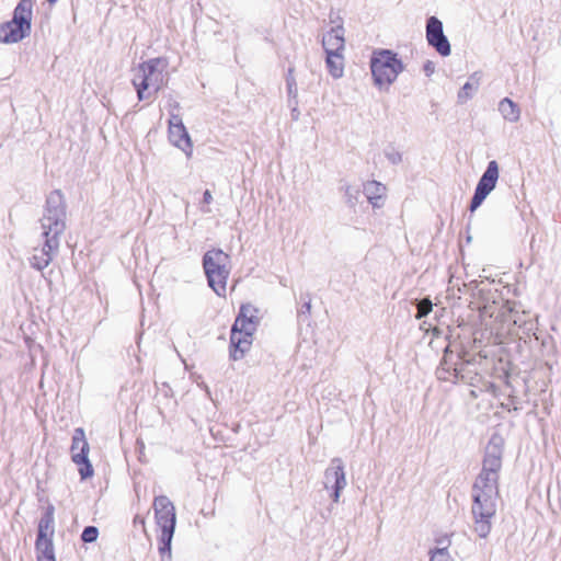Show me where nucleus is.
Returning a JSON list of instances; mask_svg holds the SVG:
<instances>
[{
	"label": "nucleus",
	"instance_id": "f257e3e1",
	"mask_svg": "<svg viewBox=\"0 0 561 561\" xmlns=\"http://www.w3.org/2000/svg\"><path fill=\"white\" fill-rule=\"evenodd\" d=\"M503 438L493 435L486 447L482 470L472 486L471 512L474 520V531L480 538H486L492 528V519L496 513L499 495V472L502 468Z\"/></svg>",
	"mask_w": 561,
	"mask_h": 561
},
{
	"label": "nucleus",
	"instance_id": "f03ea898",
	"mask_svg": "<svg viewBox=\"0 0 561 561\" xmlns=\"http://www.w3.org/2000/svg\"><path fill=\"white\" fill-rule=\"evenodd\" d=\"M67 206L65 197L59 190L49 193L46 198L44 213L41 218L42 237L44 244L33 249L28 259L30 265L43 271L53 261L60 245V237L66 230Z\"/></svg>",
	"mask_w": 561,
	"mask_h": 561
},
{
	"label": "nucleus",
	"instance_id": "7ed1b4c3",
	"mask_svg": "<svg viewBox=\"0 0 561 561\" xmlns=\"http://www.w3.org/2000/svg\"><path fill=\"white\" fill-rule=\"evenodd\" d=\"M167 67V59L157 57L144 61L133 69L131 83L139 101L154 98L163 88Z\"/></svg>",
	"mask_w": 561,
	"mask_h": 561
},
{
	"label": "nucleus",
	"instance_id": "20e7f679",
	"mask_svg": "<svg viewBox=\"0 0 561 561\" xmlns=\"http://www.w3.org/2000/svg\"><path fill=\"white\" fill-rule=\"evenodd\" d=\"M152 506L156 523L161 530L158 548L161 561H171V543L176 525L175 507L165 495L156 496Z\"/></svg>",
	"mask_w": 561,
	"mask_h": 561
},
{
	"label": "nucleus",
	"instance_id": "39448f33",
	"mask_svg": "<svg viewBox=\"0 0 561 561\" xmlns=\"http://www.w3.org/2000/svg\"><path fill=\"white\" fill-rule=\"evenodd\" d=\"M32 0H20L10 21L0 23V43L14 44L30 36L32 30Z\"/></svg>",
	"mask_w": 561,
	"mask_h": 561
},
{
	"label": "nucleus",
	"instance_id": "423d86ee",
	"mask_svg": "<svg viewBox=\"0 0 561 561\" xmlns=\"http://www.w3.org/2000/svg\"><path fill=\"white\" fill-rule=\"evenodd\" d=\"M230 256L221 249L208 250L203 255V268L209 287L220 297L226 296L230 274Z\"/></svg>",
	"mask_w": 561,
	"mask_h": 561
},
{
	"label": "nucleus",
	"instance_id": "0eeeda50",
	"mask_svg": "<svg viewBox=\"0 0 561 561\" xmlns=\"http://www.w3.org/2000/svg\"><path fill=\"white\" fill-rule=\"evenodd\" d=\"M370 70L374 83L382 88L390 87L404 70V65L398 54L390 49H376L370 57Z\"/></svg>",
	"mask_w": 561,
	"mask_h": 561
},
{
	"label": "nucleus",
	"instance_id": "6e6552de",
	"mask_svg": "<svg viewBox=\"0 0 561 561\" xmlns=\"http://www.w3.org/2000/svg\"><path fill=\"white\" fill-rule=\"evenodd\" d=\"M89 443L82 427H77L72 435L70 447L71 460L79 466V474L82 480L93 476V467L89 460Z\"/></svg>",
	"mask_w": 561,
	"mask_h": 561
},
{
	"label": "nucleus",
	"instance_id": "1a4fd4ad",
	"mask_svg": "<svg viewBox=\"0 0 561 561\" xmlns=\"http://www.w3.org/2000/svg\"><path fill=\"white\" fill-rule=\"evenodd\" d=\"M499 180V164L495 160L488 163L485 171L480 178L474 194L471 198L469 210L473 213L477 210L488 195L495 188Z\"/></svg>",
	"mask_w": 561,
	"mask_h": 561
},
{
	"label": "nucleus",
	"instance_id": "9d476101",
	"mask_svg": "<svg viewBox=\"0 0 561 561\" xmlns=\"http://www.w3.org/2000/svg\"><path fill=\"white\" fill-rule=\"evenodd\" d=\"M323 485L331 491V499L334 503L340 501L341 492L346 486L344 465L341 458H333L324 471Z\"/></svg>",
	"mask_w": 561,
	"mask_h": 561
},
{
	"label": "nucleus",
	"instance_id": "9b49d317",
	"mask_svg": "<svg viewBox=\"0 0 561 561\" xmlns=\"http://www.w3.org/2000/svg\"><path fill=\"white\" fill-rule=\"evenodd\" d=\"M425 36L427 44L442 57H448L451 54L450 43L444 34L443 22L438 18L430 16L426 20Z\"/></svg>",
	"mask_w": 561,
	"mask_h": 561
},
{
	"label": "nucleus",
	"instance_id": "f8f14e48",
	"mask_svg": "<svg viewBox=\"0 0 561 561\" xmlns=\"http://www.w3.org/2000/svg\"><path fill=\"white\" fill-rule=\"evenodd\" d=\"M257 312L259 310L252 305H242L231 329L239 330L245 335H253L260 322Z\"/></svg>",
	"mask_w": 561,
	"mask_h": 561
},
{
	"label": "nucleus",
	"instance_id": "ddd939ff",
	"mask_svg": "<svg viewBox=\"0 0 561 561\" xmlns=\"http://www.w3.org/2000/svg\"><path fill=\"white\" fill-rule=\"evenodd\" d=\"M463 363H454L451 353L448 347L445 350L444 357L436 370L437 378L444 381L457 382L462 379L461 371L463 369Z\"/></svg>",
	"mask_w": 561,
	"mask_h": 561
},
{
	"label": "nucleus",
	"instance_id": "4468645a",
	"mask_svg": "<svg viewBox=\"0 0 561 561\" xmlns=\"http://www.w3.org/2000/svg\"><path fill=\"white\" fill-rule=\"evenodd\" d=\"M345 30L342 25L332 27L322 37V46L325 53L342 54L345 47Z\"/></svg>",
	"mask_w": 561,
	"mask_h": 561
},
{
	"label": "nucleus",
	"instance_id": "2eb2a0df",
	"mask_svg": "<svg viewBox=\"0 0 561 561\" xmlns=\"http://www.w3.org/2000/svg\"><path fill=\"white\" fill-rule=\"evenodd\" d=\"M252 335H245L241 331L231 329L230 334V358L232 360L241 359L250 350Z\"/></svg>",
	"mask_w": 561,
	"mask_h": 561
},
{
	"label": "nucleus",
	"instance_id": "dca6fc26",
	"mask_svg": "<svg viewBox=\"0 0 561 561\" xmlns=\"http://www.w3.org/2000/svg\"><path fill=\"white\" fill-rule=\"evenodd\" d=\"M363 193L374 208H380L383 205L386 186L378 181H368L363 186Z\"/></svg>",
	"mask_w": 561,
	"mask_h": 561
},
{
	"label": "nucleus",
	"instance_id": "f3484780",
	"mask_svg": "<svg viewBox=\"0 0 561 561\" xmlns=\"http://www.w3.org/2000/svg\"><path fill=\"white\" fill-rule=\"evenodd\" d=\"M169 139L175 147L180 148L187 156L191 154L193 146L191 137L184 125L169 127Z\"/></svg>",
	"mask_w": 561,
	"mask_h": 561
},
{
	"label": "nucleus",
	"instance_id": "a211bd4d",
	"mask_svg": "<svg viewBox=\"0 0 561 561\" xmlns=\"http://www.w3.org/2000/svg\"><path fill=\"white\" fill-rule=\"evenodd\" d=\"M55 507L53 504H48L38 522L37 538H53L55 528Z\"/></svg>",
	"mask_w": 561,
	"mask_h": 561
},
{
	"label": "nucleus",
	"instance_id": "6ab92c4d",
	"mask_svg": "<svg viewBox=\"0 0 561 561\" xmlns=\"http://www.w3.org/2000/svg\"><path fill=\"white\" fill-rule=\"evenodd\" d=\"M497 110L506 122L517 123L520 118V107L510 98L502 99Z\"/></svg>",
	"mask_w": 561,
	"mask_h": 561
},
{
	"label": "nucleus",
	"instance_id": "aec40b11",
	"mask_svg": "<svg viewBox=\"0 0 561 561\" xmlns=\"http://www.w3.org/2000/svg\"><path fill=\"white\" fill-rule=\"evenodd\" d=\"M325 64L329 73L335 78L339 79L344 73V58L342 54H333V53H325Z\"/></svg>",
	"mask_w": 561,
	"mask_h": 561
},
{
	"label": "nucleus",
	"instance_id": "412c9836",
	"mask_svg": "<svg viewBox=\"0 0 561 561\" xmlns=\"http://www.w3.org/2000/svg\"><path fill=\"white\" fill-rule=\"evenodd\" d=\"M35 550L37 558H55L53 538H36Z\"/></svg>",
	"mask_w": 561,
	"mask_h": 561
},
{
	"label": "nucleus",
	"instance_id": "4be33fe9",
	"mask_svg": "<svg viewBox=\"0 0 561 561\" xmlns=\"http://www.w3.org/2000/svg\"><path fill=\"white\" fill-rule=\"evenodd\" d=\"M478 87H479V81L476 80L474 82H471V81H468L466 82L462 88L460 89V91L458 92V102L459 103H465L467 102L469 99L472 98L473 95V92L478 90Z\"/></svg>",
	"mask_w": 561,
	"mask_h": 561
},
{
	"label": "nucleus",
	"instance_id": "5701e85b",
	"mask_svg": "<svg viewBox=\"0 0 561 561\" xmlns=\"http://www.w3.org/2000/svg\"><path fill=\"white\" fill-rule=\"evenodd\" d=\"M343 190H344L345 203L350 207H354L357 204L359 196H360L359 187L346 184L343 186Z\"/></svg>",
	"mask_w": 561,
	"mask_h": 561
},
{
	"label": "nucleus",
	"instance_id": "b1692460",
	"mask_svg": "<svg viewBox=\"0 0 561 561\" xmlns=\"http://www.w3.org/2000/svg\"><path fill=\"white\" fill-rule=\"evenodd\" d=\"M286 87H287L288 100L290 99V101H295V99L298 98V88H297L296 79L294 77V68L288 69V72L286 76Z\"/></svg>",
	"mask_w": 561,
	"mask_h": 561
},
{
	"label": "nucleus",
	"instance_id": "393cba45",
	"mask_svg": "<svg viewBox=\"0 0 561 561\" xmlns=\"http://www.w3.org/2000/svg\"><path fill=\"white\" fill-rule=\"evenodd\" d=\"M99 537V529L95 526H87L84 527L81 534V540L84 543H92L96 541Z\"/></svg>",
	"mask_w": 561,
	"mask_h": 561
},
{
	"label": "nucleus",
	"instance_id": "a878e982",
	"mask_svg": "<svg viewBox=\"0 0 561 561\" xmlns=\"http://www.w3.org/2000/svg\"><path fill=\"white\" fill-rule=\"evenodd\" d=\"M430 561H453L447 547L436 548L431 552Z\"/></svg>",
	"mask_w": 561,
	"mask_h": 561
},
{
	"label": "nucleus",
	"instance_id": "bb28decb",
	"mask_svg": "<svg viewBox=\"0 0 561 561\" xmlns=\"http://www.w3.org/2000/svg\"><path fill=\"white\" fill-rule=\"evenodd\" d=\"M433 309V304L430 299L425 298L419 301L417 304V314L416 318L421 319L426 317Z\"/></svg>",
	"mask_w": 561,
	"mask_h": 561
},
{
	"label": "nucleus",
	"instance_id": "cd10ccee",
	"mask_svg": "<svg viewBox=\"0 0 561 561\" xmlns=\"http://www.w3.org/2000/svg\"><path fill=\"white\" fill-rule=\"evenodd\" d=\"M385 156L392 164H399L402 161V154L394 148L385 150Z\"/></svg>",
	"mask_w": 561,
	"mask_h": 561
},
{
	"label": "nucleus",
	"instance_id": "c85d7f7f",
	"mask_svg": "<svg viewBox=\"0 0 561 561\" xmlns=\"http://www.w3.org/2000/svg\"><path fill=\"white\" fill-rule=\"evenodd\" d=\"M311 313V298L307 294L306 300L304 305L301 306V309L298 311V318L302 319L304 317L308 318Z\"/></svg>",
	"mask_w": 561,
	"mask_h": 561
},
{
	"label": "nucleus",
	"instance_id": "c756f323",
	"mask_svg": "<svg viewBox=\"0 0 561 561\" xmlns=\"http://www.w3.org/2000/svg\"><path fill=\"white\" fill-rule=\"evenodd\" d=\"M288 106L291 108V111H290L291 119L295 122L298 121L300 117V112L298 110V98L295 99V101H290V99H289Z\"/></svg>",
	"mask_w": 561,
	"mask_h": 561
},
{
	"label": "nucleus",
	"instance_id": "7c9ffc66",
	"mask_svg": "<svg viewBox=\"0 0 561 561\" xmlns=\"http://www.w3.org/2000/svg\"><path fill=\"white\" fill-rule=\"evenodd\" d=\"M423 71L427 77L432 76L435 71V64L431 60H427L423 66Z\"/></svg>",
	"mask_w": 561,
	"mask_h": 561
},
{
	"label": "nucleus",
	"instance_id": "2f4dec72",
	"mask_svg": "<svg viewBox=\"0 0 561 561\" xmlns=\"http://www.w3.org/2000/svg\"><path fill=\"white\" fill-rule=\"evenodd\" d=\"M184 125L180 115L172 114L169 119V127H175Z\"/></svg>",
	"mask_w": 561,
	"mask_h": 561
},
{
	"label": "nucleus",
	"instance_id": "473e14b6",
	"mask_svg": "<svg viewBox=\"0 0 561 561\" xmlns=\"http://www.w3.org/2000/svg\"><path fill=\"white\" fill-rule=\"evenodd\" d=\"M211 201H213L211 193H210V191L206 190L203 194V202L206 204H210Z\"/></svg>",
	"mask_w": 561,
	"mask_h": 561
},
{
	"label": "nucleus",
	"instance_id": "72a5a7b5",
	"mask_svg": "<svg viewBox=\"0 0 561 561\" xmlns=\"http://www.w3.org/2000/svg\"><path fill=\"white\" fill-rule=\"evenodd\" d=\"M37 561H56V559L55 558H47V559H45V558H37Z\"/></svg>",
	"mask_w": 561,
	"mask_h": 561
},
{
	"label": "nucleus",
	"instance_id": "f704fd0d",
	"mask_svg": "<svg viewBox=\"0 0 561 561\" xmlns=\"http://www.w3.org/2000/svg\"><path fill=\"white\" fill-rule=\"evenodd\" d=\"M136 522H138V524H142V525H145V520H144V518H141V519H139V520H138V517H136V518H135V523H136Z\"/></svg>",
	"mask_w": 561,
	"mask_h": 561
},
{
	"label": "nucleus",
	"instance_id": "c9c22d12",
	"mask_svg": "<svg viewBox=\"0 0 561 561\" xmlns=\"http://www.w3.org/2000/svg\"><path fill=\"white\" fill-rule=\"evenodd\" d=\"M136 522H138V524H142V525H145V520H144V518H141V519H139V520H138V517H136V518H135V523H136Z\"/></svg>",
	"mask_w": 561,
	"mask_h": 561
}]
</instances>
